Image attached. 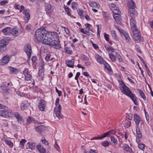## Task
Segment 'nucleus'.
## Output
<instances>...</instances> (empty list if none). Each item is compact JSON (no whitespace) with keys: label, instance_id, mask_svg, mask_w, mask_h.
Segmentation results:
<instances>
[{"label":"nucleus","instance_id":"obj_15","mask_svg":"<svg viewBox=\"0 0 153 153\" xmlns=\"http://www.w3.org/2000/svg\"><path fill=\"white\" fill-rule=\"evenodd\" d=\"M46 106L45 102L42 99L41 100L39 103V108L42 111H44Z\"/></svg>","mask_w":153,"mask_h":153},{"label":"nucleus","instance_id":"obj_4","mask_svg":"<svg viewBox=\"0 0 153 153\" xmlns=\"http://www.w3.org/2000/svg\"><path fill=\"white\" fill-rule=\"evenodd\" d=\"M62 110L61 105H59L58 107H56L54 108V111L56 116L59 119L63 118V116L61 113Z\"/></svg>","mask_w":153,"mask_h":153},{"label":"nucleus","instance_id":"obj_50","mask_svg":"<svg viewBox=\"0 0 153 153\" xmlns=\"http://www.w3.org/2000/svg\"><path fill=\"white\" fill-rule=\"evenodd\" d=\"M116 28L117 29L119 32L120 33H121L123 35L124 33H125L126 32H125L124 30H123L120 28L119 27H116Z\"/></svg>","mask_w":153,"mask_h":153},{"label":"nucleus","instance_id":"obj_13","mask_svg":"<svg viewBox=\"0 0 153 153\" xmlns=\"http://www.w3.org/2000/svg\"><path fill=\"white\" fill-rule=\"evenodd\" d=\"M23 13L24 14L25 17L24 19L26 20L25 19H26L27 21L26 22L27 23L30 19V10H29L25 9L23 11Z\"/></svg>","mask_w":153,"mask_h":153},{"label":"nucleus","instance_id":"obj_11","mask_svg":"<svg viewBox=\"0 0 153 153\" xmlns=\"http://www.w3.org/2000/svg\"><path fill=\"white\" fill-rule=\"evenodd\" d=\"M128 12L131 18H134L137 15V11L134 9H129Z\"/></svg>","mask_w":153,"mask_h":153},{"label":"nucleus","instance_id":"obj_20","mask_svg":"<svg viewBox=\"0 0 153 153\" xmlns=\"http://www.w3.org/2000/svg\"><path fill=\"white\" fill-rule=\"evenodd\" d=\"M96 58L97 62L100 64H103L105 62L103 58L98 54L96 55Z\"/></svg>","mask_w":153,"mask_h":153},{"label":"nucleus","instance_id":"obj_56","mask_svg":"<svg viewBox=\"0 0 153 153\" xmlns=\"http://www.w3.org/2000/svg\"><path fill=\"white\" fill-rule=\"evenodd\" d=\"M32 118V117L30 116L29 117L27 118V125L31 123V120H31Z\"/></svg>","mask_w":153,"mask_h":153},{"label":"nucleus","instance_id":"obj_22","mask_svg":"<svg viewBox=\"0 0 153 153\" xmlns=\"http://www.w3.org/2000/svg\"><path fill=\"white\" fill-rule=\"evenodd\" d=\"M130 23L131 29L137 27L136 22L134 18H131L130 19Z\"/></svg>","mask_w":153,"mask_h":153},{"label":"nucleus","instance_id":"obj_58","mask_svg":"<svg viewBox=\"0 0 153 153\" xmlns=\"http://www.w3.org/2000/svg\"><path fill=\"white\" fill-rule=\"evenodd\" d=\"M65 10L67 13L68 15L70 16L71 13L70 12V9L68 7L65 8Z\"/></svg>","mask_w":153,"mask_h":153},{"label":"nucleus","instance_id":"obj_21","mask_svg":"<svg viewBox=\"0 0 153 153\" xmlns=\"http://www.w3.org/2000/svg\"><path fill=\"white\" fill-rule=\"evenodd\" d=\"M140 34V33L137 34H135V35H134V39L136 42H139L142 40Z\"/></svg>","mask_w":153,"mask_h":153},{"label":"nucleus","instance_id":"obj_1","mask_svg":"<svg viewBox=\"0 0 153 153\" xmlns=\"http://www.w3.org/2000/svg\"><path fill=\"white\" fill-rule=\"evenodd\" d=\"M35 37L39 42L51 47H54L56 49H59L61 48L59 35L56 32H48L45 28H41L36 30Z\"/></svg>","mask_w":153,"mask_h":153},{"label":"nucleus","instance_id":"obj_54","mask_svg":"<svg viewBox=\"0 0 153 153\" xmlns=\"http://www.w3.org/2000/svg\"><path fill=\"white\" fill-rule=\"evenodd\" d=\"M21 108L22 110H25L27 108L26 106L24 103H22L21 105Z\"/></svg>","mask_w":153,"mask_h":153},{"label":"nucleus","instance_id":"obj_26","mask_svg":"<svg viewBox=\"0 0 153 153\" xmlns=\"http://www.w3.org/2000/svg\"><path fill=\"white\" fill-rule=\"evenodd\" d=\"M36 148L40 153H44L45 152V149L44 148L43 146L41 145H38Z\"/></svg>","mask_w":153,"mask_h":153},{"label":"nucleus","instance_id":"obj_38","mask_svg":"<svg viewBox=\"0 0 153 153\" xmlns=\"http://www.w3.org/2000/svg\"><path fill=\"white\" fill-rule=\"evenodd\" d=\"M105 68L109 71H111V68L110 65L106 62L104 64Z\"/></svg>","mask_w":153,"mask_h":153},{"label":"nucleus","instance_id":"obj_40","mask_svg":"<svg viewBox=\"0 0 153 153\" xmlns=\"http://www.w3.org/2000/svg\"><path fill=\"white\" fill-rule=\"evenodd\" d=\"M111 141L114 143V145H116L118 144L117 140L114 137L111 136Z\"/></svg>","mask_w":153,"mask_h":153},{"label":"nucleus","instance_id":"obj_55","mask_svg":"<svg viewBox=\"0 0 153 153\" xmlns=\"http://www.w3.org/2000/svg\"><path fill=\"white\" fill-rule=\"evenodd\" d=\"M8 1L7 0H3L1 1L0 2V4L1 5L3 6L5 4L8 3Z\"/></svg>","mask_w":153,"mask_h":153},{"label":"nucleus","instance_id":"obj_52","mask_svg":"<svg viewBox=\"0 0 153 153\" xmlns=\"http://www.w3.org/2000/svg\"><path fill=\"white\" fill-rule=\"evenodd\" d=\"M138 147L140 149H143L144 148L145 145L143 143L140 144L138 145Z\"/></svg>","mask_w":153,"mask_h":153},{"label":"nucleus","instance_id":"obj_19","mask_svg":"<svg viewBox=\"0 0 153 153\" xmlns=\"http://www.w3.org/2000/svg\"><path fill=\"white\" fill-rule=\"evenodd\" d=\"M36 144L34 143H28L26 147L27 149L33 150L35 149Z\"/></svg>","mask_w":153,"mask_h":153},{"label":"nucleus","instance_id":"obj_31","mask_svg":"<svg viewBox=\"0 0 153 153\" xmlns=\"http://www.w3.org/2000/svg\"><path fill=\"white\" fill-rule=\"evenodd\" d=\"M123 149L125 151L129 152L132 151L131 149L126 144H125L123 145Z\"/></svg>","mask_w":153,"mask_h":153},{"label":"nucleus","instance_id":"obj_61","mask_svg":"<svg viewBox=\"0 0 153 153\" xmlns=\"http://www.w3.org/2000/svg\"><path fill=\"white\" fill-rule=\"evenodd\" d=\"M42 142L44 144L46 145H48V142L46 141L45 139L44 140H42Z\"/></svg>","mask_w":153,"mask_h":153},{"label":"nucleus","instance_id":"obj_6","mask_svg":"<svg viewBox=\"0 0 153 153\" xmlns=\"http://www.w3.org/2000/svg\"><path fill=\"white\" fill-rule=\"evenodd\" d=\"M13 115V114L11 112H9L7 110L0 111V116L1 117L5 118L11 117Z\"/></svg>","mask_w":153,"mask_h":153},{"label":"nucleus","instance_id":"obj_62","mask_svg":"<svg viewBox=\"0 0 153 153\" xmlns=\"http://www.w3.org/2000/svg\"><path fill=\"white\" fill-rule=\"evenodd\" d=\"M59 102V98H57L56 99V102L55 103V105L56 107H58L57 105H58V104Z\"/></svg>","mask_w":153,"mask_h":153},{"label":"nucleus","instance_id":"obj_42","mask_svg":"<svg viewBox=\"0 0 153 153\" xmlns=\"http://www.w3.org/2000/svg\"><path fill=\"white\" fill-rule=\"evenodd\" d=\"M105 137H104V134L101 136L98 137H94L93 138H91V140H97V139H100V140H101L103 138H105Z\"/></svg>","mask_w":153,"mask_h":153},{"label":"nucleus","instance_id":"obj_34","mask_svg":"<svg viewBox=\"0 0 153 153\" xmlns=\"http://www.w3.org/2000/svg\"><path fill=\"white\" fill-rule=\"evenodd\" d=\"M115 133V131L113 130L109 131L106 133H104L105 137H107L109 134H114Z\"/></svg>","mask_w":153,"mask_h":153},{"label":"nucleus","instance_id":"obj_64","mask_svg":"<svg viewBox=\"0 0 153 153\" xmlns=\"http://www.w3.org/2000/svg\"><path fill=\"white\" fill-rule=\"evenodd\" d=\"M90 153H98L96 150L91 149L89 152Z\"/></svg>","mask_w":153,"mask_h":153},{"label":"nucleus","instance_id":"obj_9","mask_svg":"<svg viewBox=\"0 0 153 153\" xmlns=\"http://www.w3.org/2000/svg\"><path fill=\"white\" fill-rule=\"evenodd\" d=\"M24 50L25 51L26 53L28 56V59H30L31 56L32 50L30 46V45L28 44L24 46Z\"/></svg>","mask_w":153,"mask_h":153},{"label":"nucleus","instance_id":"obj_60","mask_svg":"<svg viewBox=\"0 0 153 153\" xmlns=\"http://www.w3.org/2000/svg\"><path fill=\"white\" fill-rule=\"evenodd\" d=\"M56 92L58 94L59 96H60L62 95V92L61 91L59 90L56 87Z\"/></svg>","mask_w":153,"mask_h":153},{"label":"nucleus","instance_id":"obj_25","mask_svg":"<svg viewBox=\"0 0 153 153\" xmlns=\"http://www.w3.org/2000/svg\"><path fill=\"white\" fill-rule=\"evenodd\" d=\"M10 28L9 27H6L3 29L1 31L4 34L9 35L10 33Z\"/></svg>","mask_w":153,"mask_h":153},{"label":"nucleus","instance_id":"obj_59","mask_svg":"<svg viewBox=\"0 0 153 153\" xmlns=\"http://www.w3.org/2000/svg\"><path fill=\"white\" fill-rule=\"evenodd\" d=\"M78 14L79 15L80 17L82 18V13H83V10H80L79 9V10H78Z\"/></svg>","mask_w":153,"mask_h":153},{"label":"nucleus","instance_id":"obj_30","mask_svg":"<svg viewBox=\"0 0 153 153\" xmlns=\"http://www.w3.org/2000/svg\"><path fill=\"white\" fill-rule=\"evenodd\" d=\"M123 35L125 37L126 41L127 43H129L131 40V39L129 37V34L126 32L125 33H124V34Z\"/></svg>","mask_w":153,"mask_h":153},{"label":"nucleus","instance_id":"obj_14","mask_svg":"<svg viewBox=\"0 0 153 153\" xmlns=\"http://www.w3.org/2000/svg\"><path fill=\"white\" fill-rule=\"evenodd\" d=\"M127 96L131 98L135 105H138L137 102L136 100L137 98L134 94L131 91Z\"/></svg>","mask_w":153,"mask_h":153},{"label":"nucleus","instance_id":"obj_35","mask_svg":"<svg viewBox=\"0 0 153 153\" xmlns=\"http://www.w3.org/2000/svg\"><path fill=\"white\" fill-rule=\"evenodd\" d=\"M132 30V32L133 33V35H134L135 34H138L140 33L139 31V30L137 28V27L133 28L131 29Z\"/></svg>","mask_w":153,"mask_h":153},{"label":"nucleus","instance_id":"obj_51","mask_svg":"<svg viewBox=\"0 0 153 153\" xmlns=\"http://www.w3.org/2000/svg\"><path fill=\"white\" fill-rule=\"evenodd\" d=\"M104 36L106 40L107 41H108L109 40V35L105 33H104Z\"/></svg>","mask_w":153,"mask_h":153},{"label":"nucleus","instance_id":"obj_23","mask_svg":"<svg viewBox=\"0 0 153 153\" xmlns=\"http://www.w3.org/2000/svg\"><path fill=\"white\" fill-rule=\"evenodd\" d=\"M35 129L38 132H41L44 130L45 127L43 125H40L35 127Z\"/></svg>","mask_w":153,"mask_h":153},{"label":"nucleus","instance_id":"obj_63","mask_svg":"<svg viewBox=\"0 0 153 153\" xmlns=\"http://www.w3.org/2000/svg\"><path fill=\"white\" fill-rule=\"evenodd\" d=\"M80 31L83 33L85 34L88 35V34L86 33V30H85V29H84L82 28L81 29Z\"/></svg>","mask_w":153,"mask_h":153},{"label":"nucleus","instance_id":"obj_43","mask_svg":"<svg viewBox=\"0 0 153 153\" xmlns=\"http://www.w3.org/2000/svg\"><path fill=\"white\" fill-rule=\"evenodd\" d=\"M85 30H86V33L88 34V35L90 36L91 35H92V32H93V31L92 30L89 28H88V29H85Z\"/></svg>","mask_w":153,"mask_h":153},{"label":"nucleus","instance_id":"obj_46","mask_svg":"<svg viewBox=\"0 0 153 153\" xmlns=\"http://www.w3.org/2000/svg\"><path fill=\"white\" fill-rule=\"evenodd\" d=\"M51 55L50 53H48L47 54L46 56L45 57V59L47 62H48L50 60V57Z\"/></svg>","mask_w":153,"mask_h":153},{"label":"nucleus","instance_id":"obj_39","mask_svg":"<svg viewBox=\"0 0 153 153\" xmlns=\"http://www.w3.org/2000/svg\"><path fill=\"white\" fill-rule=\"evenodd\" d=\"M4 142L5 143L8 145L11 148L13 146V143L10 140H4Z\"/></svg>","mask_w":153,"mask_h":153},{"label":"nucleus","instance_id":"obj_29","mask_svg":"<svg viewBox=\"0 0 153 153\" xmlns=\"http://www.w3.org/2000/svg\"><path fill=\"white\" fill-rule=\"evenodd\" d=\"M103 16L105 22H107L110 19L109 14L108 13L105 12H103Z\"/></svg>","mask_w":153,"mask_h":153},{"label":"nucleus","instance_id":"obj_10","mask_svg":"<svg viewBox=\"0 0 153 153\" xmlns=\"http://www.w3.org/2000/svg\"><path fill=\"white\" fill-rule=\"evenodd\" d=\"M10 57L8 55H6L0 60V65H3L8 63L10 61Z\"/></svg>","mask_w":153,"mask_h":153},{"label":"nucleus","instance_id":"obj_3","mask_svg":"<svg viewBox=\"0 0 153 153\" xmlns=\"http://www.w3.org/2000/svg\"><path fill=\"white\" fill-rule=\"evenodd\" d=\"M8 44V41L7 39L4 38L0 41V51L3 52L7 48L6 46Z\"/></svg>","mask_w":153,"mask_h":153},{"label":"nucleus","instance_id":"obj_16","mask_svg":"<svg viewBox=\"0 0 153 153\" xmlns=\"http://www.w3.org/2000/svg\"><path fill=\"white\" fill-rule=\"evenodd\" d=\"M10 34H12L13 36H16L19 35V33L16 27H14L13 28H10Z\"/></svg>","mask_w":153,"mask_h":153},{"label":"nucleus","instance_id":"obj_7","mask_svg":"<svg viewBox=\"0 0 153 153\" xmlns=\"http://www.w3.org/2000/svg\"><path fill=\"white\" fill-rule=\"evenodd\" d=\"M134 119L136 125V127H139V123L141 122V124L143 123L142 119L138 114H134Z\"/></svg>","mask_w":153,"mask_h":153},{"label":"nucleus","instance_id":"obj_18","mask_svg":"<svg viewBox=\"0 0 153 153\" xmlns=\"http://www.w3.org/2000/svg\"><path fill=\"white\" fill-rule=\"evenodd\" d=\"M127 4L129 9H134L136 7L135 2L132 0H128Z\"/></svg>","mask_w":153,"mask_h":153},{"label":"nucleus","instance_id":"obj_33","mask_svg":"<svg viewBox=\"0 0 153 153\" xmlns=\"http://www.w3.org/2000/svg\"><path fill=\"white\" fill-rule=\"evenodd\" d=\"M44 70L43 68H41L39 70V75L42 79L43 77L44 76Z\"/></svg>","mask_w":153,"mask_h":153},{"label":"nucleus","instance_id":"obj_49","mask_svg":"<svg viewBox=\"0 0 153 153\" xmlns=\"http://www.w3.org/2000/svg\"><path fill=\"white\" fill-rule=\"evenodd\" d=\"M54 146L56 149L57 151H59L60 148L59 146L58 145L57 142H55Z\"/></svg>","mask_w":153,"mask_h":153},{"label":"nucleus","instance_id":"obj_32","mask_svg":"<svg viewBox=\"0 0 153 153\" xmlns=\"http://www.w3.org/2000/svg\"><path fill=\"white\" fill-rule=\"evenodd\" d=\"M9 70L11 73L15 74H17L19 71V70L18 69L12 67H10Z\"/></svg>","mask_w":153,"mask_h":153},{"label":"nucleus","instance_id":"obj_53","mask_svg":"<svg viewBox=\"0 0 153 153\" xmlns=\"http://www.w3.org/2000/svg\"><path fill=\"white\" fill-rule=\"evenodd\" d=\"M26 142V140L25 139H22L20 142V144L22 146H23L25 143Z\"/></svg>","mask_w":153,"mask_h":153},{"label":"nucleus","instance_id":"obj_5","mask_svg":"<svg viewBox=\"0 0 153 153\" xmlns=\"http://www.w3.org/2000/svg\"><path fill=\"white\" fill-rule=\"evenodd\" d=\"M45 10L46 13L50 14L53 13V7L49 3H46L45 4Z\"/></svg>","mask_w":153,"mask_h":153},{"label":"nucleus","instance_id":"obj_47","mask_svg":"<svg viewBox=\"0 0 153 153\" xmlns=\"http://www.w3.org/2000/svg\"><path fill=\"white\" fill-rule=\"evenodd\" d=\"M109 55L111 60L113 62L116 59L115 56L113 54H109Z\"/></svg>","mask_w":153,"mask_h":153},{"label":"nucleus","instance_id":"obj_48","mask_svg":"<svg viewBox=\"0 0 153 153\" xmlns=\"http://www.w3.org/2000/svg\"><path fill=\"white\" fill-rule=\"evenodd\" d=\"M20 90H21L20 89H19V91H16V94L20 96H24V93L23 92H21V91Z\"/></svg>","mask_w":153,"mask_h":153},{"label":"nucleus","instance_id":"obj_24","mask_svg":"<svg viewBox=\"0 0 153 153\" xmlns=\"http://www.w3.org/2000/svg\"><path fill=\"white\" fill-rule=\"evenodd\" d=\"M89 5L92 7L99 8V4H98L96 2L90 1L88 3Z\"/></svg>","mask_w":153,"mask_h":153},{"label":"nucleus","instance_id":"obj_17","mask_svg":"<svg viewBox=\"0 0 153 153\" xmlns=\"http://www.w3.org/2000/svg\"><path fill=\"white\" fill-rule=\"evenodd\" d=\"M74 59H73L71 60H67L65 61V63L68 67L73 68L74 65Z\"/></svg>","mask_w":153,"mask_h":153},{"label":"nucleus","instance_id":"obj_2","mask_svg":"<svg viewBox=\"0 0 153 153\" xmlns=\"http://www.w3.org/2000/svg\"><path fill=\"white\" fill-rule=\"evenodd\" d=\"M119 88L122 92L127 96L131 92L129 88L125 85L122 81L120 82Z\"/></svg>","mask_w":153,"mask_h":153},{"label":"nucleus","instance_id":"obj_57","mask_svg":"<svg viewBox=\"0 0 153 153\" xmlns=\"http://www.w3.org/2000/svg\"><path fill=\"white\" fill-rule=\"evenodd\" d=\"M82 58L84 60L87 61L89 60V58L87 56L84 55L82 56Z\"/></svg>","mask_w":153,"mask_h":153},{"label":"nucleus","instance_id":"obj_41","mask_svg":"<svg viewBox=\"0 0 153 153\" xmlns=\"http://www.w3.org/2000/svg\"><path fill=\"white\" fill-rule=\"evenodd\" d=\"M65 52L69 54H71L72 53V51L71 50L69 47H66L65 48Z\"/></svg>","mask_w":153,"mask_h":153},{"label":"nucleus","instance_id":"obj_27","mask_svg":"<svg viewBox=\"0 0 153 153\" xmlns=\"http://www.w3.org/2000/svg\"><path fill=\"white\" fill-rule=\"evenodd\" d=\"M136 134L137 137L139 138H141L142 137V135L141 132L140 131L139 127H136Z\"/></svg>","mask_w":153,"mask_h":153},{"label":"nucleus","instance_id":"obj_8","mask_svg":"<svg viewBox=\"0 0 153 153\" xmlns=\"http://www.w3.org/2000/svg\"><path fill=\"white\" fill-rule=\"evenodd\" d=\"M23 74L25 76V79L27 81L31 80L32 77L29 72L28 69L25 68L23 71Z\"/></svg>","mask_w":153,"mask_h":153},{"label":"nucleus","instance_id":"obj_45","mask_svg":"<svg viewBox=\"0 0 153 153\" xmlns=\"http://www.w3.org/2000/svg\"><path fill=\"white\" fill-rule=\"evenodd\" d=\"M109 142H108V141L107 140H105L104 141L101 143V145H102V146L104 147L108 146L109 145Z\"/></svg>","mask_w":153,"mask_h":153},{"label":"nucleus","instance_id":"obj_12","mask_svg":"<svg viewBox=\"0 0 153 153\" xmlns=\"http://www.w3.org/2000/svg\"><path fill=\"white\" fill-rule=\"evenodd\" d=\"M120 11H118L117 13H116L115 11L114 12L113 17L116 22L117 23H118L121 19V16L120 15Z\"/></svg>","mask_w":153,"mask_h":153},{"label":"nucleus","instance_id":"obj_36","mask_svg":"<svg viewBox=\"0 0 153 153\" xmlns=\"http://www.w3.org/2000/svg\"><path fill=\"white\" fill-rule=\"evenodd\" d=\"M137 91L139 92L141 96L143 99V100H146V97L145 95H144L143 91L140 89H137Z\"/></svg>","mask_w":153,"mask_h":153},{"label":"nucleus","instance_id":"obj_44","mask_svg":"<svg viewBox=\"0 0 153 153\" xmlns=\"http://www.w3.org/2000/svg\"><path fill=\"white\" fill-rule=\"evenodd\" d=\"M77 5V3L73 2L71 3V7L72 9L74 10H76L77 9L76 6Z\"/></svg>","mask_w":153,"mask_h":153},{"label":"nucleus","instance_id":"obj_37","mask_svg":"<svg viewBox=\"0 0 153 153\" xmlns=\"http://www.w3.org/2000/svg\"><path fill=\"white\" fill-rule=\"evenodd\" d=\"M111 35L113 38L116 40H117L118 39V37L117 36L114 30H112L111 31Z\"/></svg>","mask_w":153,"mask_h":153},{"label":"nucleus","instance_id":"obj_28","mask_svg":"<svg viewBox=\"0 0 153 153\" xmlns=\"http://www.w3.org/2000/svg\"><path fill=\"white\" fill-rule=\"evenodd\" d=\"M14 114L15 117L17 118L19 122L21 123L22 121V117L20 116V114H18L17 112H15Z\"/></svg>","mask_w":153,"mask_h":153}]
</instances>
